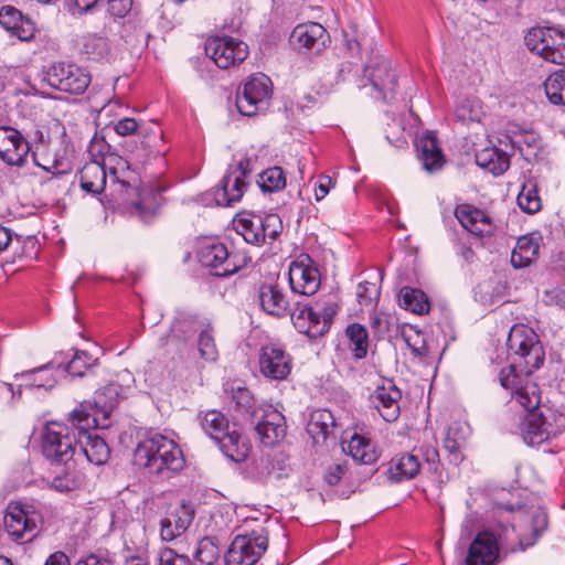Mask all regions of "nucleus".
I'll return each instance as SVG.
<instances>
[{
    "label": "nucleus",
    "instance_id": "obj_1",
    "mask_svg": "<svg viewBox=\"0 0 565 565\" xmlns=\"http://www.w3.org/2000/svg\"><path fill=\"white\" fill-rule=\"evenodd\" d=\"M511 364L499 373L502 387L511 391L512 397L527 409L541 403L539 386L531 375L545 360V352L536 332L526 324H514L507 340Z\"/></svg>",
    "mask_w": 565,
    "mask_h": 565
},
{
    "label": "nucleus",
    "instance_id": "obj_2",
    "mask_svg": "<svg viewBox=\"0 0 565 565\" xmlns=\"http://www.w3.org/2000/svg\"><path fill=\"white\" fill-rule=\"evenodd\" d=\"M505 512L513 514L514 522L500 523L493 532H490L495 540L498 551L504 554L525 551L533 546L547 529V513L540 507L510 501L497 503V515L503 518Z\"/></svg>",
    "mask_w": 565,
    "mask_h": 565
},
{
    "label": "nucleus",
    "instance_id": "obj_3",
    "mask_svg": "<svg viewBox=\"0 0 565 565\" xmlns=\"http://www.w3.org/2000/svg\"><path fill=\"white\" fill-rule=\"evenodd\" d=\"M134 462L162 479H170L185 467V459L178 444L161 435L150 434L141 439L135 451Z\"/></svg>",
    "mask_w": 565,
    "mask_h": 565
},
{
    "label": "nucleus",
    "instance_id": "obj_4",
    "mask_svg": "<svg viewBox=\"0 0 565 565\" xmlns=\"http://www.w3.org/2000/svg\"><path fill=\"white\" fill-rule=\"evenodd\" d=\"M106 408L97 403L84 402L70 413L68 422L78 430V437L86 438L83 451L87 460L96 466L106 462V441L103 436L90 430L104 429Z\"/></svg>",
    "mask_w": 565,
    "mask_h": 565
},
{
    "label": "nucleus",
    "instance_id": "obj_5",
    "mask_svg": "<svg viewBox=\"0 0 565 565\" xmlns=\"http://www.w3.org/2000/svg\"><path fill=\"white\" fill-rule=\"evenodd\" d=\"M201 428L216 441L222 452L235 462L244 461L250 450L248 439L236 428H231L227 417L217 409L200 412Z\"/></svg>",
    "mask_w": 565,
    "mask_h": 565
},
{
    "label": "nucleus",
    "instance_id": "obj_6",
    "mask_svg": "<svg viewBox=\"0 0 565 565\" xmlns=\"http://www.w3.org/2000/svg\"><path fill=\"white\" fill-rule=\"evenodd\" d=\"M339 303L335 296H327L318 299L315 307L297 302L289 312L295 328L311 339L326 334L338 313Z\"/></svg>",
    "mask_w": 565,
    "mask_h": 565
},
{
    "label": "nucleus",
    "instance_id": "obj_7",
    "mask_svg": "<svg viewBox=\"0 0 565 565\" xmlns=\"http://www.w3.org/2000/svg\"><path fill=\"white\" fill-rule=\"evenodd\" d=\"M78 443V430L72 425L50 422L42 431V454L54 463L72 461Z\"/></svg>",
    "mask_w": 565,
    "mask_h": 565
},
{
    "label": "nucleus",
    "instance_id": "obj_8",
    "mask_svg": "<svg viewBox=\"0 0 565 565\" xmlns=\"http://www.w3.org/2000/svg\"><path fill=\"white\" fill-rule=\"evenodd\" d=\"M199 263L216 277H228L246 266L245 256L231 253L226 245L216 239L203 241L196 253Z\"/></svg>",
    "mask_w": 565,
    "mask_h": 565
},
{
    "label": "nucleus",
    "instance_id": "obj_9",
    "mask_svg": "<svg viewBox=\"0 0 565 565\" xmlns=\"http://www.w3.org/2000/svg\"><path fill=\"white\" fill-rule=\"evenodd\" d=\"M234 227L246 243L259 246L276 239L282 231V222L273 213H241L234 220Z\"/></svg>",
    "mask_w": 565,
    "mask_h": 565
},
{
    "label": "nucleus",
    "instance_id": "obj_10",
    "mask_svg": "<svg viewBox=\"0 0 565 565\" xmlns=\"http://www.w3.org/2000/svg\"><path fill=\"white\" fill-rule=\"evenodd\" d=\"M273 95L270 78L263 74H254L238 88L236 107L243 116H255L265 111Z\"/></svg>",
    "mask_w": 565,
    "mask_h": 565
},
{
    "label": "nucleus",
    "instance_id": "obj_11",
    "mask_svg": "<svg viewBox=\"0 0 565 565\" xmlns=\"http://www.w3.org/2000/svg\"><path fill=\"white\" fill-rule=\"evenodd\" d=\"M530 51L544 60L565 65V33L555 28H532L524 36Z\"/></svg>",
    "mask_w": 565,
    "mask_h": 565
},
{
    "label": "nucleus",
    "instance_id": "obj_12",
    "mask_svg": "<svg viewBox=\"0 0 565 565\" xmlns=\"http://www.w3.org/2000/svg\"><path fill=\"white\" fill-rule=\"evenodd\" d=\"M250 161L242 159L236 164L230 166L222 178L213 196L218 206H231L242 200L247 190L246 178L250 174Z\"/></svg>",
    "mask_w": 565,
    "mask_h": 565
},
{
    "label": "nucleus",
    "instance_id": "obj_13",
    "mask_svg": "<svg viewBox=\"0 0 565 565\" xmlns=\"http://www.w3.org/2000/svg\"><path fill=\"white\" fill-rule=\"evenodd\" d=\"M522 407L526 411V414L522 416L520 422V434L529 446L541 445L559 435L565 428V425H555L551 420L552 418L555 419V415L544 416L542 413L535 412L539 405L531 409Z\"/></svg>",
    "mask_w": 565,
    "mask_h": 565
},
{
    "label": "nucleus",
    "instance_id": "obj_14",
    "mask_svg": "<svg viewBox=\"0 0 565 565\" xmlns=\"http://www.w3.org/2000/svg\"><path fill=\"white\" fill-rule=\"evenodd\" d=\"M268 546V539L262 533L236 535L226 555V565H254Z\"/></svg>",
    "mask_w": 565,
    "mask_h": 565
},
{
    "label": "nucleus",
    "instance_id": "obj_15",
    "mask_svg": "<svg viewBox=\"0 0 565 565\" xmlns=\"http://www.w3.org/2000/svg\"><path fill=\"white\" fill-rule=\"evenodd\" d=\"M205 53L217 67L227 70L246 60L248 46L232 36H215L206 41Z\"/></svg>",
    "mask_w": 565,
    "mask_h": 565
},
{
    "label": "nucleus",
    "instance_id": "obj_16",
    "mask_svg": "<svg viewBox=\"0 0 565 565\" xmlns=\"http://www.w3.org/2000/svg\"><path fill=\"white\" fill-rule=\"evenodd\" d=\"M89 152L93 160L81 171V188L88 194L99 195L106 188V156L103 151V139L97 135L93 138Z\"/></svg>",
    "mask_w": 565,
    "mask_h": 565
},
{
    "label": "nucleus",
    "instance_id": "obj_17",
    "mask_svg": "<svg viewBox=\"0 0 565 565\" xmlns=\"http://www.w3.org/2000/svg\"><path fill=\"white\" fill-rule=\"evenodd\" d=\"M258 366L266 379L282 381L291 372L292 358L282 344L269 342L259 349Z\"/></svg>",
    "mask_w": 565,
    "mask_h": 565
},
{
    "label": "nucleus",
    "instance_id": "obj_18",
    "mask_svg": "<svg viewBox=\"0 0 565 565\" xmlns=\"http://www.w3.org/2000/svg\"><path fill=\"white\" fill-rule=\"evenodd\" d=\"M363 81L370 84L376 99L386 100L395 90L397 75L391 62L384 56H379L364 67Z\"/></svg>",
    "mask_w": 565,
    "mask_h": 565
},
{
    "label": "nucleus",
    "instance_id": "obj_19",
    "mask_svg": "<svg viewBox=\"0 0 565 565\" xmlns=\"http://www.w3.org/2000/svg\"><path fill=\"white\" fill-rule=\"evenodd\" d=\"M288 279L292 292L301 296L315 295L321 285L320 273L308 255L290 264Z\"/></svg>",
    "mask_w": 565,
    "mask_h": 565
},
{
    "label": "nucleus",
    "instance_id": "obj_20",
    "mask_svg": "<svg viewBox=\"0 0 565 565\" xmlns=\"http://www.w3.org/2000/svg\"><path fill=\"white\" fill-rule=\"evenodd\" d=\"M47 81L58 90L82 94L89 85L90 77L78 66L61 62L52 65L47 73Z\"/></svg>",
    "mask_w": 565,
    "mask_h": 565
},
{
    "label": "nucleus",
    "instance_id": "obj_21",
    "mask_svg": "<svg viewBox=\"0 0 565 565\" xmlns=\"http://www.w3.org/2000/svg\"><path fill=\"white\" fill-rule=\"evenodd\" d=\"M257 419L255 430L265 446H274L284 439L286 435L285 416L273 406H267L253 412Z\"/></svg>",
    "mask_w": 565,
    "mask_h": 565
},
{
    "label": "nucleus",
    "instance_id": "obj_22",
    "mask_svg": "<svg viewBox=\"0 0 565 565\" xmlns=\"http://www.w3.org/2000/svg\"><path fill=\"white\" fill-rule=\"evenodd\" d=\"M3 523L7 533L15 542H28L35 536L34 514H30L21 503L11 502L8 504Z\"/></svg>",
    "mask_w": 565,
    "mask_h": 565
},
{
    "label": "nucleus",
    "instance_id": "obj_23",
    "mask_svg": "<svg viewBox=\"0 0 565 565\" xmlns=\"http://www.w3.org/2000/svg\"><path fill=\"white\" fill-rule=\"evenodd\" d=\"M195 515L191 503L181 502L170 507L166 515L160 520V536L162 541L171 542L181 536L190 526Z\"/></svg>",
    "mask_w": 565,
    "mask_h": 565
},
{
    "label": "nucleus",
    "instance_id": "obj_24",
    "mask_svg": "<svg viewBox=\"0 0 565 565\" xmlns=\"http://www.w3.org/2000/svg\"><path fill=\"white\" fill-rule=\"evenodd\" d=\"M402 392L393 382L377 386L370 395L371 406L387 423L396 422L401 414Z\"/></svg>",
    "mask_w": 565,
    "mask_h": 565
},
{
    "label": "nucleus",
    "instance_id": "obj_25",
    "mask_svg": "<svg viewBox=\"0 0 565 565\" xmlns=\"http://www.w3.org/2000/svg\"><path fill=\"white\" fill-rule=\"evenodd\" d=\"M290 40L296 49L318 54L329 44L330 35L320 23L309 22L297 25Z\"/></svg>",
    "mask_w": 565,
    "mask_h": 565
},
{
    "label": "nucleus",
    "instance_id": "obj_26",
    "mask_svg": "<svg viewBox=\"0 0 565 565\" xmlns=\"http://www.w3.org/2000/svg\"><path fill=\"white\" fill-rule=\"evenodd\" d=\"M30 151L29 142L17 129L0 127V159L10 166H22Z\"/></svg>",
    "mask_w": 565,
    "mask_h": 565
},
{
    "label": "nucleus",
    "instance_id": "obj_27",
    "mask_svg": "<svg viewBox=\"0 0 565 565\" xmlns=\"http://www.w3.org/2000/svg\"><path fill=\"white\" fill-rule=\"evenodd\" d=\"M455 215L459 223L475 236L483 237L493 232L490 216L473 205H458L455 210Z\"/></svg>",
    "mask_w": 565,
    "mask_h": 565
},
{
    "label": "nucleus",
    "instance_id": "obj_28",
    "mask_svg": "<svg viewBox=\"0 0 565 565\" xmlns=\"http://www.w3.org/2000/svg\"><path fill=\"white\" fill-rule=\"evenodd\" d=\"M258 299L262 309L270 316L281 318L291 312V302L277 284H263L258 289Z\"/></svg>",
    "mask_w": 565,
    "mask_h": 565
},
{
    "label": "nucleus",
    "instance_id": "obj_29",
    "mask_svg": "<svg viewBox=\"0 0 565 565\" xmlns=\"http://www.w3.org/2000/svg\"><path fill=\"white\" fill-rule=\"evenodd\" d=\"M499 556L495 540L490 532L477 534L471 542L466 557L467 565H493Z\"/></svg>",
    "mask_w": 565,
    "mask_h": 565
},
{
    "label": "nucleus",
    "instance_id": "obj_30",
    "mask_svg": "<svg viewBox=\"0 0 565 565\" xmlns=\"http://www.w3.org/2000/svg\"><path fill=\"white\" fill-rule=\"evenodd\" d=\"M0 24L21 41H30L35 33L34 23L11 6L1 8Z\"/></svg>",
    "mask_w": 565,
    "mask_h": 565
},
{
    "label": "nucleus",
    "instance_id": "obj_31",
    "mask_svg": "<svg viewBox=\"0 0 565 565\" xmlns=\"http://www.w3.org/2000/svg\"><path fill=\"white\" fill-rule=\"evenodd\" d=\"M415 146L425 170L434 172L444 166L445 158L436 135L430 131L423 134L417 138Z\"/></svg>",
    "mask_w": 565,
    "mask_h": 565
},
{
    "label": "nucleus",
    "instance_id": "obj_32",
    "mask_svg": "<svg viewBox=\"0 0 565 565\" xmlns=\"http://www.w3.org/2000/svg\"><path fill=\"white\" fill-rule=\"evenodd\" d=\"M139 200L131 202L127 209L131 215L137 216L143 223H150L157 215L162 204L159 190L142 188L139 191Z\"/></svg>",
    "mask_w": 565,
    "mask_h": 565
},
{
    "label": "nucleus",
    "instance_id": "obj_33",
    "mask_svg": "<svg viewBox=\"0 0 565 565\" xmlns=\"http://www.w3.org/2000/svg\"><path fill=\"white\" fill-rule=\"evenodd\" d=\"M420 470V462L413 454L395 456L388 462L386 470L387 479L393 483H399L414 479Z\"/></svg>",
    "mask_w": 565,
    "mask_h": 565
},
{
    "label": "nucleus",
    "instance_id": "obj_34",
    "mask_svg": "<svg viewBox=\"0 0 565 565\" xmlns=\"http://www.w3.org/2000/svg\"><path fill=\"white\" fill-rule=\"evenodd\" d=\"M108 174L111 177L113 185L125 190L127 194L134 193V184L137 175L129 167L127 160L119 156L108 153Z\"/></svg>",
    "mask_w": 565,
    "mask_h": 565
},
{
    "label": "nucleus",
    "instance_id": "obj_35",
    "mask_svg": "<svg viewBox=\"0 0 565 565\" xmlns=\"http://www.w3.org/2000/svg\"><path fill=\"white\" fill-rule=\"evenodd\" d=\"M540 244L533 235H525L518 239L511 254V265L516 268H525L539 257Z\"/></svg>",
    "mask_w": 565,
    "mask_h": 565
},
{
    "label": "nucleus",
    "instance_id": "obj_36",
    "mask_svg": "<svg viewBox=\"0 0 565 565\" xmlns=\"http://www.w3.org/2000/svg\"><path fill=\"white\" fill-rule=\"evenodd\" d=\"M476 162L492 174L500 175L509 169L510 157L502 149L491 147L477 152Z\"/></svg>",
    "mask_w": 565,
    "mask_h": 565
},
{
    "label": "nucleus",
    "instance_id": "obj_37",
    "mask_svg": "<svg viewBox=\"0 0 565 565\" xmlns=\"http://www.w3.org/2000/svg\"><path fill=\"white\" fill-rule=\"evenodd\" d=\"M334 418L330 411L318 409L311 413L307 425V431L311 435L315 443L326 440L333 431Z\"/></svg>",
    "mask_w": 565,
    "mask_h": 565
},
{
    "label": "nucleus",
    "instance_id": "obj_38",
    "mask_svg": "<svg viewBox=\"0 0 565 565\" xmlns=\"http://www.w3.org/2000/svg\"><path fill=\"white\" fill-rule=\"evenodd\" d=\"M63 465L58 471H55L51 481V488L60 492H70L78 489L83 483V476L71 461Z\"/></svg>",
    "mask_w": 565,
    "mask_h": 565
},
{
    "label": "nucleus",
    "instance_id": "obj_39",
    "mask_svg": "<svg viewBox=\"0 0 565 565\" xmlns=\"http://www.w3.org/2000/svg\"><path fill=\"white\" fill-rule=\"evenodd\" d=\"M350 456L362 465H373L379 459V455L371 440L354 434L348 443Z\"/></svg>",
    "mask_w": 565,
    "mask_h": 565
},
{
    "label": "nucleus",
    "instance_id": "obj_40",
    "mask_svg": "<svg viewBox=\"0 0 565 565\" xmlns=\"http://www.w3.org/2000/svg\"><path fill=\"white\" fill-rule=\"evenodd\" d=\"M399 305L405 310L423 315L429 311V301L424 291L413 287H403L398 295Z\"/></svg>",
    "mask_w": 565,
    "mask_h": 565
},
{
    "label": "nucleus",
    "instance_id": "obj_41",
    "mask_svg": "<svg viewBox=\"0 0 565 565\" xmlns=\"http://www.w3.org/2000/svg\"><path fill=\"white\" fill-rule=\"evenodd\" d=\"M54 365L55 362H51L39 369L23 372L20 376L25 381L26 386L52 388L57 382L56 376L52 372Z\"/></svg>",
    "mask_w": 565,
    "mask_h": 565
},
{
    "label": "nucleus",
    "instance_id": "obj_42",
    "mask_svg": "<svg viewBox=\"0 0 565 565\" xmlns=\"http://www.w3.org/2000/svg\"><path fill=\"white\" fill-rule=\"evenodd\" d=\"M345 335L350 341L353 356L358 360L364 359L369 349V333L364 326L351 323L345 328Z\"/></svg>",
    "mask_w": 565,
    "mask_h": 565
},
{
    "label": "nucleus",
    "instance_id": "obj_43",
    "mask_svg": "<svg viewBox=\"0 0 565 565\" xmlns=\"http://www.w3.org/2000/svg\"><path fill=\"white\" fill-rule=\"evenodd\" d=\"M402 338L416 358L425 359L430 354L426 334L416 327H404L402 329Z\"/></svg>",
    "mask_w": 565,
    "mask_h": 565
},
{
    "label": "nucleus",
    "instance_id": "obj_44",
    "mask_svg": "<svg viewBox=\"0 0 565 565\" xmlns=\"http://www.w3.org/2000/svg\"><path fill=\"white\" fill-rule=\"evenodd\" d=\"M198 350L201 358L210 362L216 361L218 356L214 338V328L210 322L200 324Z\"/></svg>",
    "mask_w": 565,
    "mask_h": 565
},
{
    "label": "nucleus",
    "instance_id": "obj_45",
    "mask_svg": "<svg viewBox=\"0 0 565 565\" xmlns=\"http://www.w3.org/2000/svg\"><path fill=\"white\" fill-rule=\"evenodd\" d=\"M544 89L552 104L565 106V68L552 73L544 82Z\"/></svg>",
    "mask_w": 565,
    "mask_h": 565
},
{
    "label": "nucleus",
    "instance_id": "obj_46",
    "mask_svg": "<svg viewBox=\"0 0 565 565\" xmlns=\"http://www.w3.org/2000/svg\"><path fill=\"white\" fill-rule=\"evenodd\" d=\"M96 359L88 355L86 352H76L74 356L61 367V363H56V370L60 373H68L72 376H83L89 367L96 363Z\"/></svg>",
    "mask_w": 565,
    "mask_h": 565
},
{
    "label": "nucleus",
    "instance_id": "obj_47",
    "mask_svg": "<svg viewBox=\"0 0 565 565\" xmlns=\"http://www.w3.org/2000/svg\"><path fill=\"white\" fill-rule=\"evenodd\" d=\"M257 182L264 192H276L285 188L286 175L280 167H273L263 171Z\"/></svg>",
    "mask_w": 565,
    "mask_h": 565
},
{
    "label": "nucleus",
    "instance_id": "obj_48",
    "mask_svg": "<svg viewBox=\"0 0 565 565\" xmlns=\"http://www.w3.org/2000/svg\"><path fill=\"white\" fill-rule=\"evenodd\" d=\"M201 323L193 316L180 315L171 326V334L175 339L186 340L200 329Z\"/></svg>",
    "mask_w": 565,
    "mask_h": 565
},
{
    "label": "nucleus",
    "instance_id": "obj_49",
    "mask_svg": "<svg viewBox=\"0 0 565 565\" xmlns=\"http://www.w3.org/2000/svg\"><path fill=\"white\" fill-rule=\"evenodd\" d=\"M218 558V548L210 537L199 541L194 559L202 565H213Z\"/></svg>",
    "mask_w": 565,
    "mask_h": 565
},
{
    "label": "nucleus",
    "instance_id": "obj_50",
    "mask_svg": "<svg viewBox=\"0 0 565 565\" xmlns=\"http://www.w3.org/2000/svg\"><path fill=\"white\" fill-rule=\"evenodd\" d=\"M518 205L526 213L539 212L542 204L537 190L535 188L524 185L518 195Z\"/></svg>",
    "mask_w": 565,
    "mask_h": 565
},
{
    "label": "nucleus",
    "instance_id": "obj_51",
    "mask_svg": "<svg viewBox=\"0 0 565 565\" xmlns=\"http://www.w3.org/2000/svg\"><path fill=\"white\" fill-rule=\"evenodd\" d=\"M511 145L516 148L521 154H525V150L540 148V137L534 131H521L511 138Z\"/></svg>",
    "mask_w": 565,
    "mask_h": 565
},
{
    "label": "nucleus",
    "instance_id": "obj_52",
    "mask_svg": "<svg viewBox=\"0 0 565 565\" xmlns=\"http://www.w3.org/2000/svg\"><path fill=\"white\" fill-rule=\"evenodd\" d=\"M480 113L479 102L471 99H463L455 109L457 119L462 122L479 120Z\"/></svg>",
    "mask_w": 565,
    "mask_h": 565
},
{
    "label": "nucleus",
    "instance_id": "obj_53",
    "mask_svg": "<svg viewBox=\"0 0 565 565\" xmlns=\"http://www.w3.org/2000/svg\"><path fill=\"white\" fill-rule=\"evenodd\" d=\"M379 296H380V290L375 286V284L369 282V281H362L358 285L356 298L361 306H363V307L375 306Z\"/></svg>",
    "mask_w": 565,
    "mask_h": 565
},
{
    "label": "nucleus",
    "instance_id": "obj_54",
    "mask_svg": "<svg viewBox=\"0 0 565 565\" xmlns=\"http://www.w3.org/2000/svg\"><path fill=\"white\" fill-rule=\"evenodd\" d=\"M156 565H193V562L188 555L166 547L159 552Z\"/></svg>",
    "mask_w": 565,
    "mask_h": 565
},
{
    "label": "nucleus",
    "instance_id": "obj_55",
    "mask_svg": "<svg viewBox=\"0 0 565 565\" xmlns=\"http://www.w3.org/2000/svg\"><path fill=\"white\" fill-rule=\"evenodd\" d=\"M233 396L232 401L235 403V407L241 413H249L254 406V397L246 387L237 386L232 388Z\"/></svg>",
    "mask_w": 565,
    "mask_h": 565
},
{
    "label": "nucleus",
    "instance_id": "obj_56",
    "mask_svg": "<svg viewBox=\"0 0 565 565\" xmlns=\"http://www.w3.org/2000/svg\"><path fill=\"white\" fill-rule=\"evenodd\" d=\"M280 456L281 455H267L260 457L257 461L258 478L264 479L268 477L276 469V465L278 470H282L281 460L279 459Z\"/></svg>",
    "mask_w": 565,
    "mask_h": 565
},
{
    "label": "nucleus",
    "instance_id": "obj_57",
    "mask_svg": "<svg viewBox=\"0 0 565 565\" xmlns=\"http://www.w3.org/2000/svg\"><path fill=\"white\" fill-rule=\"evenodd\" d=\"M113 126L115 132L118 136H131L134 135L138 129V122L135 118L126 117L119 119H113L108 121V127Z\"/></svg>",
    "mask_w": 565,
    "mask_h": 565
},
{
    "label": "nucleus",
    "instance_id": "obj_58",
    "mask_svg": "<svg viewBox=\"0 0 565 565\" xmlns=\"http://www.w3.org/2000/svg\"><path fill=\"white\" fill-rule=\"evenodd\" d=\"M345 465L334 463L327 468L323 479L329 486L333 487L339 484L345 478Z\"/></svg>",
    "mask_w": 565,
    "mask_h": 565
},
{
    "label": "nucleus",
    "instance_id": "obj_59",
    "mask_svg": "<svg viewBox=\"0 0 565 565\" xmlns=\"http://www.w3.org/2000/svg\"><path fill=\"white\" fill-rule=\"evenodd\" d=\"M99 0H66L68 11L75 14H82L92 11L98 4Z\"/></svg>",
    "mask_w": 565,
    "mask_h": 565
},
{
    "label": "nucleus",
    "instance_id": "obj_60",
    "mask_svg": "<svg viewBox=\"0 0 565 565\" xmlns=\"http://www.w3.org/2000/svg\"><path fill=\"white\" fill-rule=\"evenodd\" d=\"M132 0H108V13L115 18H124L131 10Z\"/></svg>",
    "mask_w": 565,
    "mask_h": 565
},
{
    "label": "nucleus",
    "instance_id": "obj_61",
    "mask_svg": "<svg viewBox=\"0 0 565 565\" xmlns=\"http://www.w3.org/2000/svg\"><path fill=\"white\" fill-rule=\"evenodd\" d=\"M462 441H459V438H450L445 437L444 438V449L449 454L450 461L457 465L461 460L460 456V447Z\"/></svg>",
    "mask_w": 565,
    "mask_h": 565
},
{
    "label": "nucleus",
    "instance_id": "obj_62",
    "mask_svg": "<svg viewBox=\"0 0 565 565\" xmlns=\"http://www.w3.org/2000/svg\"><path fill=\"white\" fill-rule=\"evenodd\" d=\"M331 179L329 177H323L319 180V184L315 191L316 200H322L330 190Z\"/></svg>",
    "mask_w": 565,
    "mask_h": 565
},
{
    "label": "nucleus",
    "instance_id": "obj_63",
    "mask_svg": "<svg viewBox=\"0 0 565 565\" xmlns=\"http://www.w3.org/2000/svg\"><path fill=\"white\" fill-rule=\"evenodd\" d=\"M445 437L459 438V441L465 440L463 426L460 423H452L446 431Z\"/></svg>",
    "mask_w": 565,
    "mask_h": 565
},
{
    "label": "nucleus",
    "instance_id": "obj_64",
    "mask_svg": "<svg viewBox=\"0 0 565 565\" xmlns=\"http://www.w3.org/2000/svg\"><path fill=\"white\" fill-rule=\"evenodd\" d=\"M45 565H70V561L65 553L55 552L46 559Z\"/></svg>",
    "mask_w": 565,
    "mask_h": 565
}]
</instances>
